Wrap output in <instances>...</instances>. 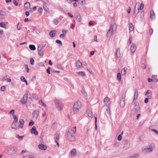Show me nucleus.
Returning <instances> with one entry per match:
<instances>
[{
    "label": "nucleus",
    "instance_id": "30",
    "mask_svg": "<svg viewBox=\"0 0 158 158\" xmlns=\"http://www.w3.org/2000/svg\"><path fill=\"white\" fill-rule=\"evenodd\" d=\"M30 49L31 50H35L36 49L35 46L34 45L30 44L29 46Z\"/></svg>",
    "mask_w": 158,
    "mask_h": 158
},
{
    "label": "nucleus",
    "instance_id": "25",
    "mask_svg": "<svg viewBox=\"0 0 158 158\" xmlns=\"http://www.w3.org/2000/svg\"><path fill=\"white\" fill-rule=\"evenodd\" d=\"M129 29L130 31H133L134 29V28L133 24L130 23L129 24Z\"/></svg>",
    "mask_w": 158,
    "mask_h": 158
},
{
    "label": "nucleus",
    "instance_id": "31",
    "mask_svg": "<svg viewBox=\"0 0 158 158\" xmlns=\"http://www.w3.org/2000/svg\"><path fill=\"white\" fill-rule=\"evenodd\" d=\"M121 74L122 75H125L126 73V69H125V68H124L123 69H122L121 70Z\"/></svg>",
    "mask_w": 158,
    "mask_h": 158
},
{
    "label": "nucleus",
    "instance_id": "59",
    "mask_svg": "<svg viewBox=\"0 0 158 158\" xmlns=\"http://www.w3.org/2000/svg\"><path fill=\"white\" fill-rule=\"evenodd\" d=\"M5 14V12L0 10V15H4Z\"/></svg>",
    "mask_w": 158,
    "mask_h": 158
},
{
    "label": "nucleus",
    "instance_id": "21",
    "mask_svg": "<svg viewBox=\"0 0 158 158\" xmlns=\"http://www.w3.org/2000/svg\"><path fill=\"white\" fill-rule=\"evenodd\" d=\"M134 109L137 113L139 112L140 107L139 103H138V106H134Z\"/></svg>",
    "mask_w": 158,
    "mask_h": 158
},
{
    "label": "nucleus",
    "instance_id": "43",
    "mask_svg": "<svg viewBox=\"0 0 158 158\" xmlns=\"http://www.w3.org/2000/svg\"><path fill=\"white\" fill-rule=\"evenodd\" d=\"M5 25H6L4 22H2L0 23V27H2L4 28Z\"/></svg>",
    "mask_w": 158,
    "mask_h": 158
},
{
    "label": "nucleus",
    "instance_id": "60",
    "mask_svg": "<svg viewBox=\"0 0 158 158\" xmlns=\"http://www.w3.org/2000/svg\"><path fill=\"white\" fill-rule=\"evenodd\" d=\"M13 3L16 6L18 5V3L17 1L16 0L13 1Z\"/></svg>",
    "mask_w": 158,
    "mask_h": 158
},
{
    "label": "nucleus",
    "instance_id": "64",
    "mask_svg": "<svg viewBox=\"0 0 158 158\" xmlns=\"http://www.w3.org/2000/svg\"><path fill=\"white\" fill-rule=\"evenodd\" d=\"M141 67L143 69H145L146 68L145 65L144 64H142Z\"/></svg>",
    "mask_w": 158,
    "mask_h": 158
},
{
    "label": "nucleus",
    "instance_id": "56",
    "mask_svg": "<svg viewBox=\"0 0 158 158\" xmlns=\"http://www.w3.org/2000/svg\"><path fill=\"white\" fill-rule=\"evenodd\" d=\"M42 8L41 7H40L38 9L37 11L38 12H39L40 13H41L42 11Z\"/></svg>",
    "mask_w": 158,
    "mask_h": 158
},
{
    "label": "nucleus",
    "instance_id": "57",
    "mask_svg": "<svg viewBox=\"0 0 158 158\" xmlns=\"http://www.w3.org/2000/svg\"><path fill=\"white\" fill-rule=\"evenodd\" d=\"M15 113V110H12L9 113L10 114H14Z\"/></svg>",
    "mask_w": 158,
    "mask_h": 158
},
{
    "label": "nucleus",
    "instance_id": "44",
    "mask_svg": "<svg viewBox=\"0 0 158 158\" xmlns=\"http://www.w3.org/2000/svg\"><path fill=\"white\" fill-rule=\"evenodd\" d=\"M71 131L74 133H75L76 131V127H73L71 129Z\"/></svg>",
    "mask_w": 158,
    "mask_h": 158
},
{
    "label": "nucleus",
    "instance_id": "50",
    "mask_svg": "<svg viewBox=\"0 0 158 158\" xmlns=\"http://www.w3.org/2000/svg\"><path fill=\"white\" fill-rule=\"evenodd\" d=\"M34 124V122L32 120H31V121L29 122V126H32Z\"/></svg>",
    "mask_w": 158,
    "mask_h": 158
},
{
    "label": "nucleus",
    "instance_id": "20",
    "mask_svg": "<svg viewBox=\"0 0 158 158\" xmlns=\"http://www.w3.org/2000/svg\"><path fill=\"white\" fill-rule=\"evenodd\" d=\"M35 116L37 117L39 114V111L38 110H36L34 111L33 113Z\"/></svg>",
    "mask_w": 158,
    "mask_h": 158
},
{
    "label": "nucleus",
    "instance_id": "34",
    "mask_svg": "<svg viewBox=\"0 0 158 158\" xmlns=\"http://www.w3.org/2000/svg\"><path fill=\"white\" fill-rule=\"evenodd\" d=\"M156 75H153L152 77V78L153 81H154L155 82H157L158 81V79L156 78Z\"/></svg>",
    "mask_w": 158,
    "mask_h": 158
},
{
    "label": "nucleus",
    "instance_id": "7",
    "mask_svg": "<svg viewBox=\"0 0 158 158\" xmlns=\"http://www.w3.org/2000/svg\"><path fill=\"white\" fill-rule=\"evenodd\" d=\"M17 151V148L15 147H13L10 148L9 152V154L10 155L15 154Z\"/></svg>",
    "mask_w": 158,
    "mask_h": 158
},
{
    "label": "nucleus",
    "instance_id": "45",
    "mask_svg": "<svg viewBox=\"0 0 158 158\" xmlns=\"http://www.w3.org/2000/svg\"><path fill=\"white\" fill-rule=\"evenodd\" d=\"M30 61L31 64V65H34V60L33 58H31L30 59Z\"/></svg>",
    "mask_w": 158,
    "mask_h": 158
},
{
    "label": "nucleus",
    "instance_id": "32",
    "mask_svg": "<svg viewBox=\"0 0 158 158\" xmlns=\"http://www.w3.org/2000/svg\"><path fill=\"white\" fill-rule=\"evenodd\" d=\"M32 98L36 100L38 98V96L35 94H32Z\"/></svg>",
    "mask_w": 158,
    "mask_h": 158
},
{
    "label": "nucleus",
    "instance_id": "3",
    "mask_svg": "<svg viewBox=\"0 0 158 158\" xmlns=\"http://www.w3.org/2000/svg\"><path fill=\"white\" fill-rule=\"evenodd\" d=\"M55 103L58 110H61L63 107V104L58 99H56L55 100Z\"/></svg>",
    "mask_w": 158,
    "mask_h": 158
},
{
    "label": "nucleus",
    "instance_id": "5",
    "mask_svg": "<svg viewBox=\"0 0 158 158\" xmlns=\"http://www.w3.org/2000/svg\"><path fill=\"white\" fill-rule=\"evenodd\" d=\"M67 136L68 139L71 141H74L76 140V138L74 136L72 135L71 133L68 131L67 133Z\"/></svg>",
    "mask_w": 158,
    "mask_h": 158
},
{
    "label": "nucleus",
    "instance_id": "11",
    "mask_svg": "<svg viewBox=\"0 0 158 158\" xmlns=\"http://www.w3.org/2000/svg\"><path fill=\"white\" fill-rule=\"evenodd\" d=\"M43 49H42V48H41L40 47H38V50L39 54L41 57H42L44 56V51Z\"/></svg>",
    "mask_w": 158,
    "mask_h": 158
},
{
    "label": "nucleus",
    "instance_id": "4",
    "mask_svg": "<svg viewBox=\"0 0 158 158\" xmlns=\"http://www.w3.org/2000/svg\"><path fill=\"white\" fill-rule=\"evenodd\" d=\"M30 94L29 91H26V93L24 95L23 98L20 101L22 103L24 104L27 103L28 99V96Z\"/></svg>",
    "mask_w": 158,
    "mask_h": 158
},
{
    "label": "nucleus",
    "instance_id": "26",
    "mask_svg": "<svg viewBox=\"0 0 158 158\" xmlns=\"http://www.w3.org/2000/svg\"><path fill=\"white\" fill-rule=\"evenodd\" d=\"M115 56H116L117 57H119L120 56V49L119 48L117 49L116 53L115 54Z\"/></svg>",
    "mask_w": 158,
    "mask_h": 158
},
{
    "label": "nucleus",
    "instance_id": "53",
    "mask_svg": "<svg viewBox=\"0 0 158 158\" xmlns=\"http://www.w3.org/2000/svg\"><path fill=\"white\" fill-rule=\"evenodd\" d=\"M151 94V90L148 89V90L146 92V93L145 94V95H146L147 94Z\"/></svg>",
    "mask_w": 158,
    "mask_h": 158
},
{
    "label": "nucleus",
    "instance_id": "62",
    "mask_svg": "<svg viewBox=\"0 0 158 158\" xmlns=\"http://www.w3.org/2000/svg\"><path fill=\"white\" fill-rule=\"evenodd\" d=\"M1 90L2 91H5V86H2L1 88Z\"/></svg>",
    "mask_w": 158,
    "mask_h": 158
},
{
    "label": "nucleus",
    "instance_id": "27",
    "mask_svg": "<svg viewBox=\"0 0 158 158\" xmlns=\"http://www.w3.org/2000/svg\"><path fill=\"white\" fill-rule=\"evenodd\" d=\"M87 113L88 116L90 118H92L93 117V115L92 112L89 110H88L87 111Z\"/></svg>",
    "mask_w": 158,
    "mask_h": 158
},
{
    "label": "nucleus",
    "instance_id": "39",
    "mask_svg": "<svg viewBox=\"0 0 158 158\" xmlns=\"http://www.w3.org/2000/svg\"><path fill=\"white\" fill-rule=\"evenodd\" d=\"M136 5L135 6V13L136 14H137L139 11V7H138L137 9H136Z\"/></svg>",
    "mask_w": 158,
    "mask_h": 158
},
{
    "label": "nucleus",
    "instance_id": "40",
    "mask_svg": "<svg viewBox=\"0 0 158 158\" xmlns=\"http://www.w3.org/2000/svg\"><path fill=\"white\" fill-rule=\"evenodd\" d=\"M23 157L24 158H35L34 156L31 155L26 156Z\"/></svg>",
    "mask_w": 158,
    "mask_h": 158
},
{
    "label": "nucleus",
    "instance_id": "29",
    "mask_svg": "<svg viewBox=\"0 0 158 158\" xmlns=\"http://www.w3.org/2000/svg\"><path fill=\"white\" fill-rule=\"evenodd\" d=\"M59 135L58 134L56 133L55 134L54 139L56 142H57L59 140Z\"/></svg>",
    "mask_w": 158,
    "mask_h": 158
},
{
    "label": "nucleus",
    "instance_id": "52",
    "mask_svg": "<svg viewBox=\"0 0 158 158\" xmlns=\"http://www.w3.org/2000/svg\"><path fill=\"white\" fill-rule=\"evenodd\" d=\"M143 7H144V4L143 3H141L140 4V6H139L140 10H142L143 9Z\"/></svg>",
    "mask_w": 158,
    "mask_h": 158
},
{
    "label": "nucleus",
    "instance_id": "48",
    "mask_svg": "<svg viewBox=\"0 0 158 158\" xmlns=\"http://www.w3.org/2000/svg\"><path fill=\"white\" fill-rule=\"evenodd\" d=\"M25 67L26 68V70L27 73H29V69L28 67V66L27 64L25 65Z\"/></svg>",
    "mask_w": 158,
    "mask_h": 158
},
{
    "label": "nucleus",
    "instance_id": "12",
    "mask_svg": "<svg viewBox=\"0 0 158 158\" xmlns=\"http://www.w3.org/2000/svg\"><path fill=\"white\" fill-rule=\"evenodd\" d=\"M18 122H13L11 124V128L12 129H17V128L19 127V126L18 125Z\"/></svg>",
    "mask_w": 158,
    "mask_h": 158
},
{
    "label": "nucleus",
    "instance_id": "23",
    "mask_svg": "<svg viewBox=\"0 0 158 158\" xmlns=\"http://www.w3.org/2000/svg\"><path fill=\"white\" fill-rule=\"evenodd\" d=\"M76 66L77 68H80L82 65V63L79 60H77L76 62Z\"/></svg>",
    "mask_w": 158,
    "mask_h": 158
},
{
    "label": "nucleus",
    "instance_id": "8",
    "mask_svg": "<svg viewBox=\"0 0 158 158\" xmlns=\"http://www.w3.org/2000/svg\"><path fill=\"white\" fill-rule=\"evenodd\" d=\"M104 102L105 105L107 107L110 106V99L107 97L105 98L104 100Z\"/></svg>",
    "mask_w": 158,
    "mask_h": 158
},
{
    "label": "nucleus",
    "instance_id": "46",
    "mask_svg": "<svg viewBox=\"0 0 158 158\" xmlns=\"http://www.w3.org/2000/svg\"><path fill=\"white\" fill-rule=\"evenodd\" d=\"M56 42L58 44H60L61 45V46L62 45V43L61 41L60 40H56Z\"/></svg>",
    "mask_w": 158,
    "mask_h": 158
},
{
    "label": "nucleus",
    "instance_id": "51",
    "mask_svg": "<svg viewBox=\"0 0 158 158\" xmlns=\"http://www.w3.org/2000/svg\"><path fill=\"white\" fill-rule=\"evenodd\" d=\"M122 136L121 135H119L117 138V139L118 141H121L122 139Z\"/></svg>",
    "mask_w": 158,
    "mask_h": 158
},
{
    "label": "nucleus",
    "instance_id": "58",
    "mask_svg": "<svg viewBox=\"0 0 158 158\" xmlns=\"http://www.w3.org/2000/svg\"><path fill=\"white\" fill-rule=\"evenodd\" d=\"M147 95V97L148 98H149V99H151L152 98V94H148L146 95Z\"/></svg>",
    "mask_w": 158,
    "mask_h": 158
},
{
    "label": "nucleus",
    "instance_id": "17",
    "mask_svg": "<svg viewBox=\"0 0 158 158\" xmlns=\"http://www.w3.org/2000/svg\"><path fill=\"white\" fill-rule=\"evenodd\" d=\"M120 105L122 107H123L125 105V99L123 98L120 100Z\"/></svg>",
    "mask_w": 158,
    "mask_h": 158
},
{
    "label": "nucleus",
    "instance_id": "38",
    "mask_svg": "<svg viewBox=\"0 0 158 158\" xmlns=\"http://www.w3.org/2000/svg\"><path fill=\"white\" fill-rule=\"evenodd\" d=\"M125 143H126V146H124L123 147V148H124L126 149H127L129 148V147L130 146V144L128 143V141H126Z\"/></svg>",
    "mask_w": 158,
    "mask_h": 158
},
{
    "label": "nucleus",
    "instance_id": "18",
    "mask_svg": "<svg viewBox=\"0 0 158 158\" xmlns=\"http://www.w3.org/2000/svg\"><path fill=\"white\" fill-rule=\"evenodd\" d=\"M155 17V13L153 10L151 11L150 13V18L152 20H153Z\"/></svg>",
    "mask_w": 158,
    "mask_h": 158
},
{
    "label": "nucleus",
    "instance_id": "13",
    "mask_svg": "<svg viewBox=\"0 0 158 158\" xmlns=\"http://www.w3.org/2000/svg\"><path fill=\"white\" fill-rule=\"evenodd\" d=\"M38 148L39 149L43 150H46L47 148V147L46 145L41 143L39 145Z\"/></svg>",
    "mask_w": 158,
    "mask_h": 158
},
{
    "label": "nucleus",
    "instance_id": "14",
    "mask_svg": "<svg viewBox=\"0 0 158 158\" xmlns=\"http://www.w3.org/2000/svg\"><path fill=\"white\" fill-rule=\"evenodd\" d=\"M116 25L111 24L110 29L109 30L112 31L114 32V31H115L116 30Z\"/></svg>",
    "mask_w": 158,
    "mask_h": 158
},
{
    "label": "nucleus",
    "instance_id": "41",
    "mask_svg": "<svg viewBox=\"0 0 158 158\" xmlns=\"http://www.w3.org/2000/svg\"><path fill=\"white\" fill-rule=\"evenodd\" d=\"M139 156V154H134L132 156H131L130 157V158H136L137 157Z\"/></svg>",
    "mask_w": 158,
    "mask_h": 158
},
{
    "label": "nucleus",
    "instance_id": "2",
    "mask_svg": "<svg viewBox=\"0 0 158 158\" xmlns=\"http://www.w3.org/2000/svg\"><path fill=\"white\" fill-rule=\"evenodd\" d=\"M154 149V146L150 144L148 148H143L142 149V152L145 153H148L152 152Z\"/></svg>",
    "mask_w": 158,
    "mask_h": 158
},
{
    "label": "nucleus",
    "instance_id": "37",
    "mask_svg": "<svg viewBox=\"0 0 158 158\" xmlns=\"http://www.w3.org/2000/svg\"><path fill=\"white\" fill-rule=\"evenodd\" d=\"M22 25L20 23H19L17 25V28L18 30H19L21 28Z\"/></svg>",
    "mask_w": 158,
    "mask_h": 158
},
{
    "label": "nucleus",
    "instance_id": "63",
    "mask_svg": "<svg viewBox=\"0 0 158 158\" xmlns=\"http://www.w3.org/2000/svg\"><path fill=\"white\" fill-rule=\"evenodd\" d=\"M151 130L153 131H154L156 134L158 135V131L154 129H152Z\"/></svg>",
    "mask_w": 158,
    "mask_h": 158
},
{
    "label": "nucleus",
    "instance_id": "16",
    "mask_svg": "<svg viewBox=\"0 0 158 158\" xmlns=\"http://www.w3.org/2000/svg\"><path fill=\"white\" fill-rule=\"evenodd\" d=\"M70 154L72 156H76V150L75 149H73L70 152Z\"/></svg>",
    "mask_w": 158,
    "mask_h": 158
},
{
    "label": "nucleus",
    "instance_id": "1",
    "mask_svg": "<svg viewBox=\"0 0 158 158\" xmlns=\"http://www.w3.org/2000/svg\"><path fill=\"white\" fill-rule=\"evenodd\" d=\"M81 107V104L80 102H75L73 106V111L74 113H77L80 110Z\"/></svg>",
    "mask_w": 158,
    "mask_h": 158
},
{
    "label": "nucleus",
    "instance_id": "55",
    "mask_svg": "<svg viewBox=\"0 0 158 158\" xmlns=\"http://www.w3.org/2000/svg\"><path fill=\"white\" fill-rule=\"evenodd\" d=\"M77 2H78L80 4L82 5L83 4V1L81 0H78Z\"/></svg>",
    "mask_w": 158,
    "mask_h": 158
},
{
    "label": "nucleus",
    "instance_id": "36",
    "mask_svg": "<svg viewBox=\"0 0 158 158\" xmlns=\"http://www.w3.org/2000/svg\"><path fill=\"white\" fill-rule=\"evenodd\" d=\"M77 73L78 75L80 76H85V73L84 72L82 71L78 72Z\"/></svg>",
    "mask_w": 158,
    "mask_h": 158
},
{
    "label": "nucleus",
    "instance_id": "10",
    "mask_svg": "<svg viewBox=\"0 0 158 158\" xmlns=\"http://www.w3.org/2000/svg\"><path fill=\"white\" fill-rule=\"evenodd\" d=\"M136 49V45L135 44H133L130 48V50L132 53L133 54L135 51Z\"/></svg>",
    "mask_w": 158,
    "mask_h": 158
},
{
    "label": "nucleus",
    "instance_id": "61",
    "mask_svg": "<svg viewBox=\"0 0 158 158\" xmlns=\"http://www.w3.org/2000/svg\"><path fill=\"white\" fill-rule=\"evenodd\" d=\"M65 36V35L64 34H61L60 35V38H62L63 39H64Z\"/></svg>",
    "mask_w": 158,
    "mask_h": 158
},
{
    "label": "nucleus",
    "instance_id": "54",
    "mask_svg": "<svg viewBox=\"0 0 158 158\" xmlns=\"http://www.w3.org/2000/svg\"><path fill=\"white\" fill-rule=\"evenodd\" d=\"M20 79H21V80L23 81V82H24V81H25V80H26L25 79V77H24L23 76H22L21 77V78H20Z\"/></svg>",
    "mask_w": 158,
    "mask_h": 158
},
{
    "label": "nucleus",
    "instance_id": "9",
    "mask_svg": "<svg viewBox=\"0 0 158 158\" xmlns=\"http://www.w3.org/2000/svg\"><path fill=\"white\" fill-rule=\"evenodd\" d=\"M31 132L32 134H34L36 135H38V131L36 130V127L35 126H33L31 130Z\"/></svg>",
    "mask_w": 158,
    "mask_h": 158
},
{
    "label": "nucleus",
    "instance_id": "15",
    "mask_svg": "<svg viewBox=\"0 0 158 158\" xmlns=\"http://www.w3.org/2000/svg\"><path fill=\"white\" fill-rule=\"evenodd\" d=\"M56 32V31H51L49 33V35L51 37H53L55 36Z\"/></svg>",
    "mask_w": 158,
    "mask_h": 158
},
{
    "label": "nucleus",
    "instance_id": "35",
    "mask_svg": "<svg viewBox=\"0 0 158 158\" xmlns=\"http://www.w3.org/2000/svg\"><path fill=\"white\" fill-rule=\"evenodd\" d=\"M117 78L118 80L119 81H120L121 80V75L120 73H118L117 75Z\"/></svg>",
    "mask_w": 158,
    "mask_h": 158
},
{
    "label": "nucleus",
    "instance_id": "47",
    "mask_svg": "<svg viewBox=\"0 0 158 158\" xmlns=\"http://www.w3.org/2000/svg\"><path fill=\"white\" fill-rule=\"evenodd\" d=\"M16 138H18L20 140H22L23 138V136H20L19 135H16Z\"/></svg>",
    "mask_w": 158,
    "mask_h": 158
},
{
    "label": "nucleus",
    "instance_id": "42",
    "mask_svg": "<svg viewBox=\"0 0 158 158\" xmlns=\"http://www.w3.org/2000/svg\"><path fill=\"white\" fill-rule=\"evenodd\" d=\"M53 22L55 25H56L58 24L59 21L57 19H55L54 20Z\"/></svg>",
    "mask_w": 158,
    "mask_h": 158
},
{
    "label": "nucleus",
    "instance_id": "28",
    "mask_svg": "<svg viewBox=\"0 0 158 158\" xmlns=\"http://www.w3.org/2000/svg\"><path fill=\"white\" fill-rule=\"evenodd\" d=\"M113 32L112 31L108 30L106 34V36L107 37H110L111 36Z\"/></svg>",
    "mask_w": 158,
    "mask_h": 158
},
{
    "label": "nucleus",
    "instance_id": "24",
    "mask_svg": "<svg viewBox=\"0 0 158 158\" xmlns=\"http://www.w3.org/2000/svg\"><path fill=\"white\" fill-rule=\"evenodd\" d=\"M75 18L78 22H80L81 21V19L80 15H77L75 16Z\"/></svg>",
    "mask_w": 158,
    "mask_h": 158
},
{
    "label": "nucleus",
    "instance_id": "22",
    "mask_svg": "<svg viewBox=\"0 0 158 158\" xmlns=\"http://www.w3.org/2000/svg\"><path fill=\"white\" fill-rule=\"evenodd\" d=\"M24 6L26 9H28L30 7V3L28 2H26L24 4Z\"/></svg>",
    "mask_w": 158,
    "mask_h": 158
},
{
    "label": "nucleus",
    "instance_id": "49",
    "mask_svg": "<svg viewBox=\"0 0 158 158\" xmlns=\"http://www.w3.org/2000/svg\"><path fill=\"white\" fill-rule=\"evenodd\" d=\"M43 8L44 10L46 11H48V7L45 5L43 6Z\"/></svg>",
    "mask_w": 158,
    "mask_h": 158
},
{
    "label": "nucleus",
    "instance_id": "33",
    "mask_svg": "<svg viewBox=\"0 0 158 158\" xmlns=\"http://www.w3.org/2000/svg\"><path fill=\"white\" fill-rule=\"evenodd\" d=\"M13 118L15 119V122H18V117L17 116L15 115L14 114L12 115Z\"/></svg>",
    "mask_w": 158,
    "mask_h": 158
},
{
    "label": "nucleus",
    "instance_id": "6",
    "mask_svg": "<svg viewBox=\"0 0 158 158\" xmlns=\"http://www.w3.org/2000/svg\"><path fill=\"white\" fill-rule=\"evenodd\" d=\"M138 97V91L137 90H135L134 92V99L133 100L134 101H133V104L134 105V106H138V103L134 101L135 100H136Z\"/></svg>",
    "mask_w": 158,
    "mask_h": 158
},
{
    "label": "nucleus",
    "instance_id": "19",
    "mask_svg": "<svg viewBox=\"0 0 158 158\" xmlns=\"http://www.w3.org/2000/svg\"><path fill=\"white\" fill-rule=\"evenodd\" d=\"M19 122L20 124L19 127L21 128H22L23 126L24 121L23 119H20L19 120Z\"/></svg>",
    "mask_w": 158,
    "mask_h": 158
}]
</instances>
